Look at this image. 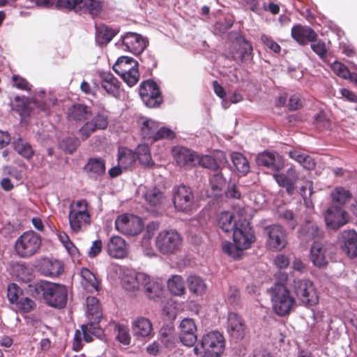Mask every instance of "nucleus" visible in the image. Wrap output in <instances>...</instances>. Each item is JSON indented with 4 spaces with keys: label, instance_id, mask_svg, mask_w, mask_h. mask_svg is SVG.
<instances>
[{
    "label": "nucleus",
    "instance_id": "obj_1",
    "mask_svg": "<svg viewBox=\"0 0 357 357\" xmlns=\"http://www.w3.org/2000/svg\"><path fill=\"white\" fill-rule=\"evenodd\" d=\"M27 292L34 298L42 296L45 303L52 307L63 309L68 301V289L66 285L40 280L31 283Z\"/></svg>",
    "mask_w": 357,
    "mask_h": 357
},
{
    "label": "nucleus",
    "instance_id": "obj_2",
    "mask_svg": "<svg viewBox=\"0 0 357 357\" xmlns=\"http://www.w3.org/2000/svg\"><path fill=\"white\" fill-rule=\"evenodd\" d=\"M233 240L234 244L229 242L222 243L223 252L234 259H239L243 255V251L248 248L254 242L255 235L250 226L241 225L234 231Z\"/></svg>",
    "mask_w": 357,
    "mask_h": 357
},
{
    "label": "nucleus",
    "instance_id": "obj_3",
    "mask_svg": "<svg viewBox=\"0 0 357 357\" xmlns=\"http://www.w3.org/2000/svg\"><path fill=\"white\" fill-rule=\"evenodd\" d=\"M68 221L70 229L75 234L83 231L91 225V218L86 199H80L70 204Z\"/></svg>",
    "mask_w": 357,
    "mask_h": 357
},
{
    "label": "nucleus",
    "instance_id": "obj_4",
    "mask_svg": "<svg viewBox=\"0 0 357 357\" xmlns=\"http://www.w3.org/2000/svg\"><path fill=\"white\" fill-rule=\"evenodd\" d=\"M42 246V238L34 231L23 232L16 240L14 249L20 258L27 259L38 254Z\"/></svg>",
    "mask_w": 357,
    "mask_h": 357
},
{
    "label": "nucleus",
    "instance_id": "obj_5",
    "mask_svg": "<svg viewBox=\"0 0 357 357\" xmlns=\"http://www.w3.org/2000/svg\"><path fill=\"white\" fill-rule=\"evenodd\" d=\"M104 3V0H57L56 6L79 14H88L94 18L102 13Z\"/></svg>",
    "mask_w": 357,
    "mask_h": 357
},
{
    "label": "nucleus",
    "instance_id": "obj_6",
    "mask_svg": "<svg viewBox=\"0 0 357 357\" xmlns=\"http://www.w3.org/2000/svg\"><path fill=\"white\" fill-rule=\"evenodd\" d=\"M201 352L205 357H220L225 348V339L224 335L216 331H211L202 336L199 343Z\"/></svg>",
    "mask_w": 357,
    "mask_h": 357
},
{
    "label": "nucleus",
    "instance_id": "obj_7",
    "mask_svg": "<svg viewBox=\"0 0 357 357\" xmlns=\"http://www.w3.org/2000/svg\"><path fill=\"white\" fill-rule=\"evenodd\" d=\"M181 234L175 229L162 230L158 233L155 240V248L165 255L178 252L182 245Z\"/></svg>",
    "mask_w": 357,
    "mask_h": 357
},
{
    "label": "nucleus",
    "instance_id": "obj_8",
    "mask_svg": "<svg viewBox=\"0 0 357 357\" xmlns=\"http://www.w3.org/2000/svg\"><path fill=\"white\" fill-rule=\"evenodd\" d=\"M112 68L129 86H132L137 83L139 78L138 62L133 58L121 56Z\"/></svg>",
    "mask_w": 357,
    "mask_h": 357
},
{
    "label": "nucleus",
    "instance_id": "obj_9",
    "mask_svg": "<svg viewBox=\"0 0 357 357\" xmlns=\"http://www.w3.org/2000/svg\"><path fill=\"white\" fill-rule=\"evenodd\" d=\"M292 289L305 306H314L319 303L317 291L312 281L307 279H294L291 284Z\"/></svg>",
    "mask_w": 357,
    "mask_h": 357
},
{
    "label": "nucleus",
    "instance_id": "obj_10",
    "mask_svg": "<svg viewBox=\"0 0 357 357\" xmlns=\"http://www.w3.org/2000/svg\"><path fill=\"white\" fill-rule=\"evenodd\" d=\"M139 91L143 102L148 107H158L163 101L158 85L152 79H147L142 82Z\"/></svg>",
    "mask_w": 357,
    "mask_h": 357
},
{
    "label": "nucleus",
    "instance_id": "obj_11",
    "mask_svg": "<svg viewBox=\"0 0 357 357\" xmlns=\"http://www.w3.org/2000/svg\"><path fill=\"white\" fill-rule=\"evenodd\" d=\"M272 292L273 307L275 312L280 317L289 314L296 305V299L291 295L290 291L282 288L279 291Z\"/></svg>",
    "mask_w": 357,
    "mask_h": 357
},
{
    "label": "nucleus",
    "instance_id": "obj_12",
    "mask_svg": "<svg viewBox=\"0 0 357 357\" xmlns=\"http://www.w3.org/2000/svg\"><path fill=\"white\" fill-rule=\"evenodd\" d=\"M267 236L266 245L274 251H281L287 245V234L284 227L280 225H271L264 227Z\"/></svg>",
    "mask_w": 357,
    "mask_h": 357
},
{
    "label": "nucleus",
    "instance_id": "obj_13",
    "mask_svg": "<svg viewBox=\"0 0 357 357\" xmlns=\"http://www.w3.org/2000/svg\"><path fill=\"white\" fill-rule=\"evenodd\" d=\"M115 227L125 235L136 236L142 231L144 223L142 218L137 215L123 214L116 218Z\"/></svg>",
    "mask_w": 357,
    "mask_h": 357
},
{
    "label": "nucleus",
    "instance_id": "obj_14",
    "mask_svg": "<svg viewBox=\"0 0 357 357\" xmlns=\"http://www.w3.org/2000/svg\"><path fill=\"white\" fill-rule=\"evenodd\" d=\"M173 203L176 210L188 212L194 205V195L192 190L184 185H178L174 192Z\"/></svg>",
    "mask_w": 357,
    "mask_h": 357
},
{
    "label": "nucleus",
    "instance_id": "obj_15",
    "mask_svg": "<svg viewBox=\"0 0 357 357\" xmlns=\"http://www.w3.org/2000/svg\"><path fill=\"white\" fill-rule=\"evenodd\" d=\"M179 328V340L181 343L188 347L194 346L197 340V328L195 320L191 318L183 319Z\"/></svg>",
    "mask_w": 357,
    "mask_h": 357
},
{
    "label": "nucleus",
    "instance_id": "obj_16",
    "mask_svg": "<svg viewBox=\"0 0 357 357\" xmlns=\"http://www.w3.org/2000/svg\"><path fill=\"white\" fill-rule=\"evenodd\" d=\"M123 50L135 55H139L145 50L147 41L140 34L127 32L121 37Z\"/></svg>",
    "mask_w": 357,
    "mask_h": 357
},
{
    "label": "nucleus",
    "instance_id": "obj_17",
    "mask_svg": "<svg viewBox=\"0 0 357 357\" xmlns=\"http://www.w3.org/2000/svg\"><path fill=\"white\" fill-rule=\"evenodd\" d=\"M324 232L312 221H306L301 225L298 232V238L303 243L322 241Z\"/></svg>",
    "mask_w": 357,
    "mask_h": 357
},
{
    "label": "nucleus",
    "instance_id": "obj_18",
    "mask_svg": "<svg viewBox=\"0 0 357 357\" xmlns=\"http://www.w3.org/2000/svg\"><path fill=\"white\" fill-rule=\"evenodd\" d=\"M342 250L351 259L357 257V233L355 230H344L339 236Z\"/></svg>",
    "mask_w": 357,
    "mask_h": 357
},
{
    "label": "nucleus",
    "instance_id": "obj_19",
    "mask_svg": "<svg viewBox=\"0 0 357 357\" xmlns=\"http://www.w3.org/2000/svg\"><path fill=\"white\" fill-rule=\"evenodd\" d=\"M273 177L280 187L285 188L289 195L294 194L299 179L298 173L294 167H289L284 173L275 174Z\"/></svg>",
    "mask_w": 357,
    "mask_h": 357
},
{
    "label": "nucleus",
    "instance_id": "obj_20",
    "mask_svg": "<svg viewBox=\"0 0 357 357\" xmlns=\"http://www.w3.org/2000/svg\"><path fill=\"white\" fill-rule=\"evenodd\" d=\"M348 213L341 207L328 208L325 215V221L328 227L337 229L347 222Z\"/></svg>",
    "mask_w": 357,
    "mask_h": 357
},
{
    "label": "nucleus",
    "instance_id": "obj_21",
    "mask_svg": "<svg viewBox=\"0 0 357 357\" xmlns=\"http://www.w3.org/2000/svg\"><path fill=\"white\" fill-rule=\"evenodd\" d=\"M227 333L234 339L241 340L244 337L246 325L243 319L235 312H229L227 317Z\"/></svg>",
    "mask_w": 357,
    "mask_h": 357
},
{
    "label": "nucleus",
    "instance_id": "obj_22",
    "mask_svg": "<svg viewBox=\"0 0 357 357\" xmlns=\"http://www.w3.org/2000/svg\"><path fill=\"white\" fill-rule=\"evenodd\" d=\"M291 36L301 45L317 42L318 38V35L314 30L301 24L294 25L291 28Z\"/></svg>",
    "mask_w": 357,
    "mask_h": 357
},
{
    "label": "nucleus",
    "instance_id": "obj_23",
    "mask_svg": "<svg viewBox=\"0 0 357 357\" xmlns=\"http://www.w3.org/2000/svg\"><path fill=\"white\" fill-rule=\"evenodd\" d=\"M37 268L38 271L44 276L55 278L63 272L64 266L59 260L43 258L39 262Z\"/></svg>",
    "mask_w": 357,
    "mask_h": 357
},
{
    "label": "nucleus",
    "instance_id": "obj_24",
    "mask_svg": "<svg viewBox=\"0 0 357 357\" xmlns=\"http://www.w3.org/2000/svg\"><path fill=\"white\" fill-rule=\"evenodd\" d=\"M108 126V118L103 114H98L91 121H87L79 130L82 139L85 140L97 130H105Z\"/></svg>",
    "mask_w": 357,
    "mask_h": 357
},
{
    "label": "nucleus",
    "instance_id": "obj_25",
    "mask_svg": "<svg viewBox=\"0 0 357 357\" xmlns=\"http://www.w3.org/2000/svg\"><path fill=\"white\" fill-rule=\"evenodd\" d=\"M256 161L258 165L268 167L275 172H279L284 165L282 156L277 153L269 151L259 153Z\"/></svg>",
    "mask_w": 357,
    "mask_h": 357
},
{
    "label": "nucleus",
    "instance_id": "obj_26",
    "mask_svg": "<svg viewBox=\"0 0 357 357\" xmlns=\"http://www.w3.org/2000/svg\"><path fill=\"white\" fill-rule=\"evenodd\" d=\"M95 40L99 46H105L119 32L117 28H113L107 24H95Z\"/></svg>",
    "mask_w": 357,
    "mask_h": 357
},
{
    "label": "nucleus",
    "instance_id": "obj_27",
    "mask_svg": "<svg viewBox=\"0 0 357 357\" xmlns=\"http://www.w3.org/2000/svg\"><path fill=\"white\" fill-rule=\"evenodd\" d=\"M217 224L218 227L225 233L234 232L241 225L250 226L249 222L245 220L234 221V214L229 211H222L217 216Z\"/></svg>",
    "mask_w": 357,
    "mask_h": 357
},
{
    "label": "nucleus",
    "instance_id": "obj_28",
    "mask_svg": "<svg viewBox=\"0 0 357 357\" xmlns=\"http://www.w3.org/2000/svg\"><path fill=\"white\" fill-rule=\"evenodd\" d=\"M84 171L89 177L97 180L105 174V160L99 157L89 158L84 167Z\"/></svg>",
    "mask_w": 357,
    "mask_h": 357
},
{
    "label": "nucleus",
    "instance_id": "obj_29",
    "mask_svg": "<svg viewBox=\"0 0 357 357\" xmlns=\"http://www.w3.org/2000/svg\"><path fill=\"white\" fill-rule=\"evenodd\" d=\"M173 155L177 165L183 167H192L197 159V155L193 151L183 146L175 147Z\"/></svg>",
    "mask_w": 357,
    "mask_h": 357
},
{
    "label": "nucleus",
    "instance_id": "obj_30",
    "mask_svg": "<svg viewBox=\"0 0 357 357\" xmlns=\"http://www.w3.org/2000/svg\"><path fill=\"white\" fill-rule=\"evenodd\" d=\"M326 248L322 241H315L311 246L310 258L314 266L324 268L328 264L326 257Z\"/></svg>",
    "mask_w": 357,
    "mask_h": 357
},
{
    "label": "nucleus",
    "instance_id": "obj_31",
    "mask_svg": "<svg viewBox=\"0 0 357 357\" xmlns=\"http://www.w3.org/2000/svg\"><path fill=\"white\" fill-rule=\"evenodd\" d=\"M126 247L125 240L121 236H115L109 239L107 245V252L112 257L122 259L127 255Z\"/></svg>",
    "mask_w": 357,
    "mask_h": 357
},
{
    "label": "nucleus",
    "instance_id": "obj_32",
    "mask_svg": "<svg viewBox=\"0 0 357 357\" xmlns=\"http://www.w3.org/2000/svg\"><path fill=\"white\" fill-rule=\"evenodd\" d=\"M79 275L81 277V284L85 290L89 292L98 291L100 290V284L96 276L89 268H81Z\"/></svg>",
    "mask_w": 357,
    "mask_h": 357
},
{
    "label": "nucleus",
    "instance_id": "obj_33",
    "mask_svg": "<svg viewBox=\"0 0 357 357\" xmlns=\"http://www.w3.org/2000/svg\"><path fill=\"white\" fill-rule=\"evenodd\" d=\"M91 115L89 107L82 104H75L68 109V119L73 121H83Z\"/></svg>",
    "mask_w": 357,
    "mask_h": 357
},
{
    "label": "nucleus",
    "instance_id": "obj_34",
    "mask_svg": "<svg viewBox=\"0 0 357 357\" xmlns=\"http://www.w3.org/2000/svg\"><path fill=\"white\" fill-rule=\"evenodd\" d=\"M101 86L109 93L116 96L119 93L121 83L111 73L100 75Z\"/></svg>",
    "mask_w": 357,
    "mask_h": 357
},
{
    "label": "nucleus",
    "instance_id": "obj_35",
    "mask_svg": "<svg viewBox=\"0 0 357 357\" xmlns=\"http://www.w3.org/2000/svg\"><path fill=\"white\" fill-rule=\"evenodd\" d=\"M118 162L123 169L132 166L137 159L136 152L126 147H120L118 150Z\"/></svg>",
    "mask_w": 357,
    "mask_h": 357
},
{
    "label": "nucleus",
    "instance_id": "obj_36",
    "mask_svg": "<svg viewBox=\"0 0 357 357\" xmlns=\"http://www.w3.org/2000/svg\"><path fill=\"white\" fill-rule=\"evenodd\" d=\"M86 302L89 319L96 324L99 323L102 317L99 301L96 297L89 296Z\"/></svg>",
    "mask_w": 357,
    "mask_h": 357
},
{
    "label": "nucleus",
    "instance_id": "obj_37",
    "mask_svg": "<svg viewBox=\"0 0 357 357\" xmlns=\"http://www.w3.org/2000/svg\"><path fill=\"white\" fill-rule=\"evenodd\" d=\"M148 280L149 276L142 273L136 274L135 276H126L123 279V287L128 291L142 289L144 283Z\"/></svg>",
    "mask_w": 357,
    "mask_h": 357
},
{
    "label": "nucleus",
    "instance_id": "obj_38",
    "mask_svg": "<svg viewBox=\"0 0 357 357\" xmlns=\"http://www.w3.org/2000/svg\"><path fill=\"white\" fill-rule=\"evenodd\" d=\"M144 197L150 206L155 208H160L165 200L164 193L155 187L146 190Z\"/></svg>",
    "mask_w": 357,
    "mask_h": 357
},
{
    "label": "nucleus",
    "instance_id": "obj_39",
    "mask_svg": "<svg viewBox=\"0 0 357 357\" xmlns=\"http://www.w3.org/2000/svg\"><path fill=\"white\" fill-rule=\"evenodd\" d=\"M132 329L135 335L146 337L151 333L153 329L152 324L149 319L144 317H139L134 322Z\"/></svg>",
    "mask_w": 357,
    "mask_h": 357
},
{
    "label": "nucleus",
    "instance_id": "obj_40",
    "mask_svg": "<svg viewBox=\"0 0 357 357\" xmlns=\"http://www.w3.org/2000/svg\"><path fill=\"white\" fill-rule=\"evenodd\" d=\"M231 159L238 173L245 175L250 171L249 162L242 153L234 152L231 155Z\"/></svg>",
    "mask_w": 357,
    "mask_h": 357
},
{
    "label": "nucleus",
    "instance_id": "obj_41",
    "mask_svg": "<svg viewBox=\"0 0 357 357\" xmlns=\"http://www.w3.org/2000/svg\"><path fill=\"white\" fill-rule=\"evenodd\" d=\"M167 287L172 294L181 296L185 291V286L183 278L181 275H175L169 279Z\"/></svg>",
    "mask_w": 357,
    "mask_h": 357
},
{
    "label": "nucleus",
    "instance_id": "obj_42",
    "mask_svg": "<svg viewBox=\"0 0 357 357\" xmlns=\"http://www.w3.org/2000/svg\"><path fill=\"white\" fill-rule=\"evenodd\" d=\"M142 289L150 299H155L162 296L163 288L158 282H151L149 277L148 281L144 283Z\"/></svg>",
    "mask_w": 357,
    "mask_h": 357
},
{
    "label": "nucleus",
    "instance_id": "obj_43",
    "mask_svg": "<svg viewBox=\"0 0 357 357\" xmlns=\"http://www.w3.org/2000/svg\"><path fill=\"white\" fill-rule=\"evenodd\" d=\"M160 341L169 349L175 347L176 337L174 336V328L172 326L167 325L161 328L160 331Z\"/></svg>",
    "mask_w": 357,
    "mask_h": 357
},
{
    "label": "nucleus",
    "instance_id": "obj_44",
    "mask_svg": "<svg viewBox=\"0 0 357 357\" xmlns=\"http://www.w3.org/2000/svg\"><path fill=\"white\" fill-rule=\"evenodd\" d=\"M13 146L17 153L26 160L31 159L34 154L31 146L28 142H24L20 137L13 142Z\"/></svg>",
    "mask_w": 357,
    "mask_h": 357
},
{
    "label": "nucleus",
    "instance_id": "obj_45",
    "mask_svg": "<svg viewBox=\"0 0 357 357\" xmlns=\"http://www.w3.org/2000/svg\"><path fill=\"white\" fill-rule=\"evenodd\" d=\"M158 127H159L158 123L151 119L144 121L141 128L142 137L144 139L153 142Z\"/></svg>",
    "mask_w": 357,
    "mask_h": 357
},
{
    "label": "nucleus",
    "instance_id": "obj_46",
    "mask_svg": "<svg viewBox=\"0 0 357 357\" xmlns=\"http://www.w3.org/2000/svg\"><path fill=\"white\" fill-rule=\"evenodd\" d=\"M331 197L333 202L338 204L337 207H341L344 205L347 201L351 199V193L344 188L339 186L336 187L331 192Z\"/></svg>",
    "mask_w": 357,
    "mask_h": 357
},
{
    "label": "nucleus",
    "instance_id": "obj_47",
    "mask_svg": "<svg viewBox=\"0 0 357 357\" xmlns=\"http://www.w3.org/2000/svg\"><path fill=\"white\" fill-rule=\"evenodd\" d=\"M82 335L83 336V339L86 342H91L93 340V335L92 333L86 332L84 329H82L81 331L79 330H76L75 332L73 343V349L76 351H79L83 347L82 342Z\"/></svg>",
    "mask_w": 357,
    "mask_h": 357
},
{
    "label": "nucleus",
    "instance_id": "obj_48",
    "mask_svg": "<svg viewBox=\"0 0 357 357\" xmlns=\"http://www.w3.org/2000/svg\"><path fill=\"white\" fill-rule=\"evenodd\" d=\"M188 285L190 291L197 295L202 294L206 287L201 278L195 275L190 276L188 278Z\"/></svg>",
    "mask_w": 357,
    "mask_h": 357
},
{
    "label": "nucleus",
    "instance_id": "obj_49",
    "mask_svg": "<svg viewBox=\"0 0 357 357\" xmlns=\"http://www.w3.org/2000/svg\"><path fill=\"white\" fill-rule=\"evenodd\" d=\"M210 185L212 191L218 195L220 193L226 185V179L221 172H218L213 174L209 179Z\"/></svg>",
    "mask_w": 357,
    "mask_h": 357
},
{
    "label": "nucleus",
    "instance_id": "obj_50",
    "mask_svg": "<svg viewBox=\"0 0 357 357\" xmlns=\"http://www.w3.org/2000/svg\"><path fill=\"white\" fill-rule=\"evenodd\" d=\"M14 305L21 314L31 312L36 307V302L25 296H21Z\"/></svg>",
    "mask_w": 357,
    "mask_h": 357
},
{
    "label": "nucleus",
    "instance_id": "obj_51",
    "mask_svg": "<svg viewBox=\"0 0 357 357\" xmlns=\"http://www.w3.org/2000/svg\"><path fill=\"white\" fill-rule=\"evenodd\" d=\"M198 162L200 166L214 172H218L220 169V165L217 160L208 155L201 156L198 160Z\"/></svg>",
    "mask_w": 357,
    "mask_h": 357
},
{
    "label": "nucleus",
    "instance_id": "obj_52",
    "mask_svg": "<svg viewBox=\"0 0 357 357\" xmlns=\"http://www.w3.org/2000/svg\"><path fill=\"white\" fill-rule=\"evenodd\" d=\"M313 123L320 131L327 129L330 126V119L327 114L321 110L318 114L314 115Z\"/></svg>",
    "mask_w": 357,
    "mask_h": 357
},
{
    "label": "nucleus",
    "instance_id": "obj_53",
    "mask_svg": "<svg viewBox=\"0 0 357 357\" xmlns=\"http://www.w3.org/2000/svg\"><path fill=\"white\" fill-rule=\"evenodd\" d=\"M137 159L144 166L149 167L153 165L151 153L147 146H141L138 149Z\"/></svg>",
    "mask_w": 357,
    "mask_h": 357
},
{
    "label": "nucleus",
    "instance_id": "obj_54",
    "mask_svg": "<svg viewBox=\"0 0 357 357\" xmlns=\"http://www.w3.org/2000/svg\"><path fill=\"white\" fill-rule=\"evenodd\" d=\"M331 68L337 76L344 79H349L353 74L344 64L339 61H335L331 65Z\"/></svg>",
    "mask_w": 357,
    "mask_h": 357
},
{
    "label": "nucleus",
    "instance_id": "obj_55",
    "mask_svg": "<svg viewBox=\"0 0 357 357\" xmlns=\"http://www.w3.org/2000/svg\"><path fill=\"white\" fill-rule=\"evenodd\" d=\"M22 289L15 283H10L7 287V297L11 304H15L21 297Z\"/></svg>",
    "mask_w": 357,
    "mask_h": 357
},
{
    "label": "nucleus",
    "instance_id": "obj_56",
    "mask_svg": "<svg viewBox=\"0 0 357 357\" xmlns=\"http://www.w3.org/2000/svg\"><path fill=\"white\" fill-rule=\"evenodd\" d=\"M14 268L17 272V277L22 281L30 280L32 275L30 268L24 263H17Z\"/></svg>",
    "mask_w": 357,
    "mask_h": 357
},
{
    "label": "nucleus",
    "instance_id": "obj_57",
    "mask_svg": "<svg viewBox=\"0 0 357 357\" xmlns=\"http://www.w3.org/2000/svg\"><path fill=\"white\" fill-rule=\"evenodd\" d=\"M79 140L77 137H66L61 142L64 151L70 154L73 153L79 146Z\"/></svg>",
    "mask_w": 357,
    "mask_h": 357
},
{
    "label": "nucleus",
    "instance_id": "obj_58",
    "mask_svg": "<svg viewBox=\"0 0 357 357\" xmlns=\"http://www.w3.org/2000/svg\"><path fill=\"white\" fill-rule=\"evenodd\" d=\"M276 282L271 288V291H279L282 288L288 289L287 282L288 281V274L283 271H278L275 274Z\"/></svg>",
    "mask_w": 357,
    "mask_h": 357
},
{
    "label": "nucleus",
    "instance_id": "obj_59",
    "mask_svg": "<svg viewBox=\"0 0 357 357\" xmlns=\"http://www.w3.org/2000/svg\"><path fill=\"white\" fill-rule=\"evenodd\" d=\"M280 217L285 221L286 225L291 229H294L297 226V220L294 212L291 210H285L280 213Z\"/></svg>",
    "mask_w": 357,
    "mask_h": 357
},
{
    "label": "nucleus",
    "instance_id": "obj_60",
    "mask_svg": "<svg viewBox=\"0 0 357 357\" xmlns=\"http://www.w3.org/2000/svg\"><path fill=\"white\" fill-rule=\"evenodd\" d=\"M175 137V133L170 128L166 127H158L153 142L160 139H172Z\"/></svg>",
    "mask_w": 357,
    "mask_h": 357
},
{
    "label": "nucleus",
    "instance_id": "obj_61",
    "mask_svg": "<svg viewBox=\"0 0 357 357\" xmlns=\"http://www.w3.org/2000/svg\"><path fill=\"white\" fill-rule=\"evenodd\" d=\"M311 49L321 59L324 60L326 59L328 50L325 42L319 40L315 43H312L311 44Z\"/></svg>",
    "mask_w": 357,
    "mask_h": 357
},
{
    "label": "nucleus",
    "instance_id": "obj_62",
    "mask_svg": "<svg viewBox=\"0 0 357 357\" xmlns=\"http://www.w3.org/2000/svg\"><path fill=\"white\" fill-rule=\"evenodd\" d=\"M241 300V293L236 287H231L229 289L227 301L231 305H237Z\"/></svg>",
    "mask_w": 357,
    "mask_h": 357
},
{
    "label": "nucleus",
    "instance_id": "obj_63",
    "mask_svg": "<svg viewBox=\"0 0 357 357\" xmlns=\"http://www.w3.org/2000/svg\"><path fill=\"white\" fill-rule=\"evenodd\" d=\"M236 40L243 50L242 56H245L250 55L253 51L251 43L241 36L238 37Z\"/></svg>",
    "mask_w": 357,
    "mask_h": 357
},
{
    "label": "nucleus",
    "instance_id": "obj_64",
    "mask_svg": "<svg viewBox=\"0 0 357 357\" xmlns=\"http://www.w3.org/2000/svg\"><path fill=\"white\" fill-rule=\"evenodd\" d=\"M13 86L17 88L20 90H29V82L24 77L18 75H13L12 77Z\"/></svg>",
    "mask_w": 357,
    "mask_h": 357
}]
</instances>
